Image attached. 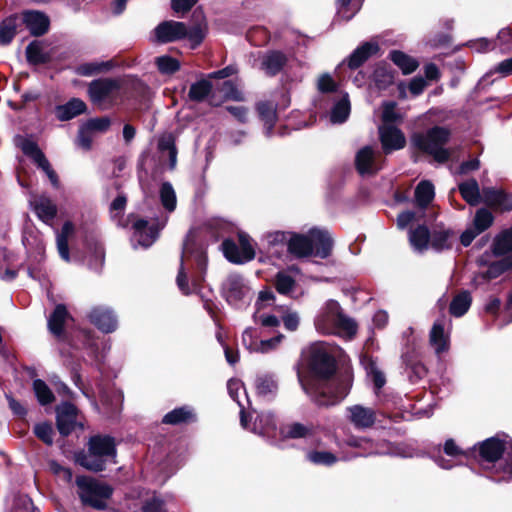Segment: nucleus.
Listing matches in <instances>:
<instances>
[{"instance_id": "ddd939ff", "label": "nucleus", "mask_w": 512, "mask_h": 512, "mask_svg": "<svg viewBox=\"0 0 512 512\" xmlns=\"http://www.w3.org/2000/svg\"><path fill=\"white\" fill-rule=\"evenodd\" d=\"M23 153L29 156L39 168H41L51 181L53 186L58 185V178L55 171L51 168L49 161L39 149L36 143L28 139H22L19 143Z\"/></svg>"}, {"instance_id": "a19ab883", "label": "nucleus", "mask_w": 512, "mask_h": 512, "mask_svg": "<svg viewBox=\"0 0 512 512\" xmlns=\"http://www.w3.org/2000/svg\"><path fill=\"white\" fill-rule=\"evenodd\" d=\"M74 226L70 221L63 224L61 232L57 235V248L59 255L65 261H69L68 238L73 233Z\"/></svg>"}, {"instance_id": "20e7f679", "label": "nucleus", "mask_w": 512, "mask_h": 512, "mask_svg": "<svg viewBox=\"0 0 512 512\" xmlns=\"http://www.w3.org/2000/svg\"><path fill=\"white\" fill-rule=\"evenodd\" d=\"M116 446L109 436H93L89 440L88 452L77 455L76 461L87 470L99 472L104 470L107 462L115 463Z\"/></svg>"}, {"instance_id": "6ab92c4d", "label": "nucleus", "mask_w": 512, "mask_h": 512, "mask_svg": "<svg viewBox=\"0 0 512 512\" xmlns=\"http://www.w3.org/2000/svg\"><path fill=\"white\" fill-rule=\"evenodd\" d=\"M482 200L492 208L504 211L512 210V195L506 194L502 190L495 188H483Z\"/></svg>"}, {"instance_id": "09e8293b", "label": "nucleus", "mask_w": 512, "mask_h": 512, "mask_svg": "<svg viewBox=\"0 0 512 512\" xmlns=\"http://www.w3.org/2000/svg\"><path fill=\"white\" fill-rule=\"evenodd\" d=\"M33 390L37 397L38 402L41 405H47L54 401V394L48 385L40 379H36L33 382Z\"/></svg>"}, {"instance_id": "2f4dec72", "label": "nucleus", "mask_w": 512, "mask_h": 512, "mask_svg": "<svg viewBox=\"0 0 512 512\" xmlns=\"http://www.w3.org/2000/svg\"><path fill=\"white\" fill-rule=\"evenodd\" d=\"M330 113V121L334 124L345 122L350 114L351 106L347 93L340 92Z\"/></svg>"}, {"instance_id": "4c0bfd02", "label": "nucleus", "mask_w": 512, "mask_h": 512, "mask_svg": "<svg viewBox=\"0 0 512 512\" xmlns=\"http://www.w3.org/2000/svg\"><path fill=\"white\" fill-rule=\"evenodd\" d=\"M112 61H92L79 64L75 68V73L81 76H93L102 72L109 71L113 68Z\"/></svg>"}, {"instance_id": "c03bdc74", "label": "nucleus", "mask_w": 512, "mask_h": 512, "mask_svg": "<svg viewBox=\"0 0 512 512\" xmlns=\"http://www.w3.org/2000/svg\"><path fill=\"white\" fill-rule=\"evenodd\" d=\"M211 90V82L209 80L202 79L191 85L188 96L191 100L200 102L210 94Z\"/></svg>"}, {"instance_id": "473e14b6", "label": "nucleus", "mask_w": 512, "mask_h": 512, "mask_svg": "<svg viewBox=\"0 0 512 512\" xmlns=\"http://www.w3.org/2000/svg\"><path fill=\"white\" fill-rule=\"evenodd\" d=\"M463 199L471 206H476L482 200V191L475 179H469L458 186Z\"/></svg>"}, {"instance_id": "f3484780", "label": "nucleus", "mask_w": 512, "mask_h": 512, "mask_svg": "<svg viewBox=\"0 0 512 512\" xmlns=\"http://www.w3.org/2000/svg\"><path fill=\"white\" fill-rule=\"evenodd\" d=\"M89 320L104 333H111L117 327V318L107 307H94L89 313Z\"/></svg>"}, {"instance_id": "6e6552de", "label": "nucleus", "mask_w": 512, "mask_h": 512, "mask_svg": "<svg viewBox=\"0 0 512 512\" xmlns=\"http://www.w3.org/2000/svg\"><path fill=\"white\" fill-rule=\"evenodd\" d=\"M78 495L84 505L97 510L107 508V500L111 497L113 489L91 477L79 476L76 479Z\"/></svg>"}, {"instance_id": "0eeeda50", "label": "nucleus", "mask_w": 512, "mask_h": 512, "mask_svg": "<svg viewBox=\"0 0 512 512\" xmlns=\"http://www.w3.org/2000/svg\"><path fill=\"white\" fill-rule=\"evenodd\" d=\"M90 100L101 110H107L122 101L121 81L113 78L93 80L88 87Z\"/></svg>"}, {"instance_id": "39448f33", "label": "nucleus", "mask_w": 512, "mask_h": 512, "mask_svg": "<svg viewBox=\"0 0 512 512\" xmlns=\"http://www.w3.org/2000/svg\"><path fill=\"white\" fill-rule=\"evenodd\" d=\"M450 132L444 127L435 126L426 132H415L411 136V144L417 150L431 155L439 163L446 162L450 157L444 145L448 142Z\"/></svg>"}, {"instance_id": "c9c22d12", "label": "nucleus", "mask_w": 512, "mask_h": 512, "mask_svg": "<svg viewBox=\"0 0 512 512\" xmlns=\"http://www.w3.org/2000/svg\"><path fill=\"white\" fill-rule=\"evenodd\" d=\"M298 269L292 268L287 271H280L275 276V287L280 294H289L295 288V275Z\"/></svg>"}, {"instance_id": "4d7b16f0", "label": "nucleus", "mask_w": 512, "mask_h": 512, "mask_svg": "<svg viewBox=\"0 0 512 512\" xmlns=\"http://www.w3.org/2000/svg\"><path fill=\"white\" fill-rule=\"evenodd\" d=\"M365 370L367 373V376L372 380L375 388L377 390L381 389L385 383L386 379L384 374L379 370L376 363L372 360H368L365 362Z\"/></svg>"}, {"instance_id": "1a4fd4ad", "label": "nucleus", "mask_w": 512, "mask_h": 512, "mask_svg": "<svg viewBox=\"0 0 512 512\" xmlns=\"http://www.w3.org/2000/svg\"><path fill=\"white\" fill-rule=\"evenodd\" d=\"M222 293L227 302L237 308L251 299V290L242 276L230 274L222 284Z\"/></svg>"}, {"instance_id": "f03ea898", "label": "nucleus", "mask_w": 512, "mask_h": 512, "mask_svg": "<svg viewBox=\"0 0 512 512\" xmlns=\"http://www.w3.org/2000/svg\"><path fill=\"white\" fill-rule=\"evenodd\" d=\"M314 326L317 332L323 335L352 338L357 332L356 323L344 314L340 304L335 300H328L319 309Z\"/></svg>"}, {"instance_id": "412c9836", "label": "nucleus", "mask_w": 512, "mask_h": 512, "mask_svg": "<svg viewBox=\"0 0 512 512\" xmlns=\"http://www.w3.org/2000/svg\"><path fill=\"white\" fill-rule=\"evenodd\" d=\"M255 389L258 396L271 399L278 390V383L274 374L260 373L255 378Z\"/></svg>"}, {"instance_id": "603ef678", "label": "nucleus", "mask_w": 512, "mask_h": 512, "mask_svg": "<svg viewBox=\"0 0 512 512\" xmlns=\"http://www.w3.org/2000/svg\"><path fill=\"white\" fill-rule=\"evenodd\" d=\"M306 457L311 463L316 465L330 466L338 461V458L328 451H309Z\"/></svg>"}, {"instance_id": "aec40b11", "label": "nucleus", "mask_w": 512, "mask_h": 512, "mask_svg": "<svg viewBox=\"0 0 512 512\" xmlns=\"http://www.w3.org/2000/svg\"><path fill=\"white\" fill-rule=\"evenodd\" d=\"M287 62V57L280 51H269L260 57V69L267 75L278 74Z\"/></svg>"}, {"instance_id": "37998d69", "label": "nucleus", "mask_w": 512, "mask_h": 512, "mask_svg": "<svg viewBox=\"0 0 512 512\" xmlns=\"http://www.w3.org/2000/svg\"><path fill=\"white\" fill-rule=\"evenodd\" d=\"M453 233L449 230H439L434 231L431 239L430 245L436 251H442L445 249H449L452 246L451 238Z\"/></svg>"}, {"instance_id": "a18cd8bd", "label": "nucleus", "mask_w": 512, "mask_h": 512, "mask_svg": "<svg viewBox=\"0 0 512 512\" xmlns=\"http://www.w3.org/2000/svg\"><path fill=\"white\" fill-rule=\"evenodd\" d=\"M193 417L194 415L191 409L188 407H181L167 413L163 418V422L166 424L176 425L183 422H188L189 420L193 419Z\"/></svg>"}, {"instance_id": "a211bd4d", "label": "nucleus", "mask_w": 512, "mask_h": 512, "mask_svg": "<svg viewBox=\"0 0 512 512\" xmlns=\"http://www.w3.org/2000/svg\"><path fill=\"white\" fill-rule=\"evenodd\" d=\"M57 427L63 436L69 435L77 425V409L71 403H62L56 409Z\"/></svg>"}, {"instance_id": "5701e85b", "label": "nucleus", "mask_w": 512, "mask_h": 512, "mask_svg": "<svg viewBox=\"0 0 512 512\" xmlns=\"http://www.w3.org/2000/svg\"><path fill=\"white\" fill-rule=\"evenodd\" d=\"M379 46L375 42H365L356 48L347 59L349 68L356 69L361 66L370 56L376 54Z\"/></svg>"}, {"instance_id": "423d86ee", "label": "nucleus", "mask_w": 512, "mask_h": 512, "mask_svg": "<svg viewBox=\"0 0 512 512\" xmlns=\"http://www.w3.org/2000/svg\"><path fill=\"white\" fill-rule=\"evenodd\" d=\"M153 35L154 41L158 43H169L188 37L195 47L205 36V26L197 24L188 28L183 22L164 21L155 27Z\"/></svg>"}, {"instance_id": "864d4df0", "label": "nucleus", "mask_w": 512, "mask_h": 512, "mask_svg": "<svg viewBox=\"0 0 512 512\" xmlns=\"http://www.w3.org/2000/svg\"><path fill=\"white\" fill-rule=\"evenodd\" d=\"M493 251L496 255H504L512 251V230L501 233L495 239Z\"/></svg>"}, {"instance_id": "680f3d73", "label": "nucleus", "mask_w": 512, "mask_h": 512, "mask_svg": "<svg viewBox=\"0 0 512 512\" xmlns=\"http://www.w3.org/2000/svg\"><path fill=\"white\" fill-rule=\"evenodd\" d=\"M35 435L42 440L45 444L51 445L53 443V427L48 422L38 423L34 427Z\"/></svg>"}, {"instance_id": "2eb2a0df", "label": "nucleus", "mask_w": 512, "mask_h": 512, "mask_svg": "<svg viewBox=\"0 0 512 512\" xmlns=\"http://www.w3.org/2000/svg\"><path fill=\"white\" fill-rule=\"evenodd\" d=\"M348 420L357 429H368L376 421V412L374 409L362 405H352L347 407Z\"/></svg>"}, {"instance_id": "c756f323", "label": "nucleus", "mask_w": 512, "mask_h": 512, "mask_svg": "<svg viewBox=\"0 0 512 512\" xmlns=\"http://www.w3.org/2000/svg\"><path fill=\"white\" fill-rule=\"evenodd\" d=\"M33 209L39 219L45 223L51 222L57 213L56 205L46 196H40L31 202Z\"/></svg>"}, {"instance_id": "7c9ffc66", "label": "nucleus", "mask_w": 512, "mask_h": 512, "mask_svg": "<svg viewBox=\"0 0 512 512\" xmlns=\"http://www.w3.org/2000/svg\"><path fill=\"white\" fill-rule=\"evenodd\" d=\"M252 431L256 434L271 437L275 435L276 422L270 412H261L254 420Z\"/></svg>"}, {"instance_id": "49530a36", "label": "nucleus", "mask_w": 512, "mask_h": 512, "mask_svg": "<svg viewBox=\"0 0 512 512\" xmlns=\"http://www.w3.org/2000/svg\"><path fill=\"white\" fill-rule=\"evenodd\" d=\"M257 110L261 119L267 125L266 134L271 133L272 126L276 120V109L275 105L271 102H260L257 105Z\"/></svg>"}, {"instance_id": "bf43d9fd", "label": "nucleus", "mask_w": 512, "mask_h": 512, "mask_svg": "<svg viewBox=\"0 0 512 512\" xmlns=\"http://www.w3.org/2000/svg\"><path fill=\"white\" fill-rule=\"evenodd\" d=\"M283 334H277L276 336L269 339H260L257 344L255 353L267 354L275 351L284 340Z\"/></svg>"}, {"instance_id": "a878e982", "label": "nucleus", "mask_w": 512, "mask_h": 512, "mask_svg": "<svg viewBox=\"0 0 512 512\" xmlns=\"http://www.w3.org/2000/svg\"><path fill=\"white\" fill-rule=\"evenodd\" d=\"M158 149L160 152V160L164 161L168 159L169 169L174 170L177 164V149L173 135H162L158 142Z\"/></svg>"}, {"instance_id": "dca6fc26", "label": "nucleus", "mask_w": 512, "mask_h": 512, "mask_svg": "<svg viewBox=\"0 0 512 512\" xmlns=\"http://www.w3.org/2000/svg\"><path fill=\"white\" fill-rule=\"evenodd\" d=\"M511 448L512 444L509 441L493 437L480 444L479 453L484 461L492 463L499 460L500 457Z\"/></svg>"}, {"instance_id": "052dcab7", "label": "nucleus", "mask_w": 512, "mask_h": 512, "mask_svg": "<svg viewBox=\"0 0 512 512\" xmlns=\"http://www.w3.org/2000/svg\"><path fill=\"white\" fill-rule=\"evenodd\" d=\"M16 33L14 20L7 19L0 24V45L9 44Z\"/></svg>"}, {"instance_id": "cd10ccee", "label": "nucleus", "mask_w": 512, "mask_h": 512, "mask_svg": "<svg viewBox=\"0 0 512 512\" xmlns=\"http://www.w3.org/2000/svg\"><path fill=\"white\" fill-rule=\"evenodd\" d=\"M86 110V104L78 98H73L66 104L58 105L55 108V114L58 120L67 121L70 120Z\"/></svg>"}, {"instance_id": "13d9d810", "label": "nucleus", "mask_w": 512, "mask_h": 512, "mask_svg": "<svg viewBox=\"0 0 512 512\" xmlns=\"http://www.w3.org/2000/svg\"><path fill=\"white\" fill-rule=\"evenodd\" d=\"M26 54L27 59L34 64L44 63L48 59L47 54L43 51L42 45L36 41L27 46Z\"/></svg>"}, {"instance_id": "0e129e2a", "label": "nucleus", "mask_w": 512, "mask_h": 512, "mask_svg": "<svg viewBox=\"0 0 512 512\" xmlns=\"http://www.w3.org/2000/svg\"><path fill=\"white\" fill-rule=\"evenodd\" d=\"M254 322L262 328H276L280 325V320L271 314L260 313L258 310L253 315Z\"/></svg>"}, {"instance_id": "8fccbe9b", "label": "nucleus", "mask_w": 512, "mask_h": 512, "mask_svg": "<svg viewBox=\"0 0 512 512\" xmlns=\"http://www.w3.org/2000/svg\"><path fill=\"white\" fill-rule=\"evenodd\" d=\"M155 64L162 74H173L180 69V62L168 55L157 57Z\"/></svg>"}, {"instance_id": "58836bf2", "label": "nucleus", "mask_w": 512, "mask_h": 512, "mask_svg": "<svg viewBox=\"0 0 512 512\" xmlns=\"http://www.w3.org/2000/svg\"><path fill=\"white\" fill-rule=\"evenodd\" d=\"M472 298L469 292L463 291L456 295L450 304L449 311L455 317L463 316L471 306Z\"/></svg>"}, {"instance_id": "7ed1b4c3", "label": "nucleus", "mask_w": 512, "mask_h": 512, "mask_svg": "<svg viewBox=\"0 0 512 512\" xmlns=\"http://www.w3.org/2000/svg\"><path fill=\"white\" fill-rule=\"evenodd\" d=\"M333 240L326 230L310 229L307 235L290 233L288 251L296 257L312 254L327 258L332 250Z\"/></svg>"}, {"instance_id": "4be33fe9", "label": "nucleus", "mask_w": 512, "mask_h": 512, "mask_svg": "<svg viewBox=\"0 0 512 512\" xmlns=\"http://www.w3.org/2000/svg\"><path fill=\"white\" fill-rule=\"evenodd\" d=\"M23 20L31 34L35 36L43 35L49 27V19L41 12L27 11L23 14Z\"/></svg>"}, {"instance_id": "f704fd0d", "label": "nucleus", "mask_w": 512, "mask_h": 512, "mask_svg": "<svg viewBox=\"0 0 512 512\" xmlns=\"http://www.w3.org/2000/svg\"><path fill=\"white\" fill-rule=\"evenodd\" d=\"M389 58L402 71L404 75L413 73L419 66V62L415 58L407 55L402 51H391Z\"/></svg>"}, {"instance_id": "393cba45", "label": "nucleus", "mask_w": 512, "mask_h": 512, "mask_svg": "<svg viewBox=\"0 0 512 512\" xmlns=\"http://www.w3.org/2000/svg\"><path fill=\"white\" fill-rule=\"evenodd\" d=\"M313 425H305L299 422L284 424L280 427V435L283 439L309 438L314 435Z\"/></svg>"}, {"instance_id": "f257e3e1", "label": "nucleus", "mask_w": 512, "mask_h": 512, "mask_svg": "<svg viewBox=\"0 0 512 512\" xmlns=\"http://www.w3.org/2000/svg\"><path fill=\"white\" fill-rule=\"evenodd\" d=\"M310 366L317 376L315 388L309 389L299 377L303 389L311 394L319 406H332L343 400L349 392V384L342 379L331 378L336 365L325 342H316L310 347Z\"/></svg>"}, {"instance_id": "9d476101", "label": "nucleus", "mask_w": 512, "mask_h": 512, "mask_svg": "<svg viewBox=\"0 0 512 512\" xmlns=\"http://www.w3.org/2000/svg\"><path fill=\"white\" fill-rule=\"evenodd\" d=\"M167 217L156 223L149 224L144 219H139L133 223L134 233L132 243L134 248L138 246L143 248L150 247L159 237V232L165 227Z\"/></svg>"}, {"instance_id": "72a5a7b5", "label": "nucleus", "mask_w": 512, "mask_h": 512, "mask_svg": "<svg viewBox=\"0 0 512 512\" xmlns=\"http://www.w3.org/2000/svg\"><path fill=\"white\" fill-rule=\"evenodd\" d=\"M290 232L275 231L265 236L268 252L273 255H279L285 248L288 249Z\"/></svg>"}, {"instance_id": "9b49d317", "label": "nucleus", "mask_w": 512, "mask_h": 512, "mask_svg": "<svg viewBox=\"0 0 512 512\" xmlns=\"http://www.w3.org/2000/svg\"><path fill=\"white\" fill-rule=\"evenodd\" d=\"M224 256L233 263H245L255 257V250L251 239L246 234H239V246L232 240H224L222 243Z\"/></svg>"}, {"instance_id": "4468645a", "label": "nucleus", "mask_w": 512, "mask_h": 512, "mask_svg": "<svg viewBox=\"0 0 512 512\" xmlns=\"http://www.w3.org/2000/svg\"><path fill=\"white\" fill-rule=\"evenodd\" d=\"M380 140L385 153L402 149L406 144L404 134L391 124H384L379 128Z\"/></svg>"}, {"instance_id": "69168bd1", "label": "nucleus", "mask_w": 512, "mask_h": 512, "mask_svg": "<svg viewBox=\"0 0 512 512\" xmlns=\"http://www.w3.org/2000/svg\"><path fill=\"white\" fill-rule=\"evenodd\" d=\"M12 512H39L27 495L15 498Z\"/></svg>"}, {"instance_id": "3c124183", "label": "nucleus", "mask_w": 512, "mask_h": 512, "mask_svg": "<svg viewBox=\"0 0 512 512\" xmlns=\"http://www.w3.org/2000/svg\"><path fill=\"white\" fill-rule=\"evenodd\" d=\"M263 334L261 330L256 328L248 327L242 334L243 346L252 353H255L257 344L260 342V337Z\"/></svg>"}, {"instance_id": "ea45409f", "label": "nucleus", "mask_w": 512, "mask_h": 512, "mask_svg": "<svg viewBox=\"0 0 512 512\" xmlns=\"http://www.w3.org/2000/svg\"><path fill=\"white\" fill-rule=\"evenodd\" d=\"M434 186L429 181H421L415 189V200L417 206L425 208L434 198Z\"/></svg>"}, {"instance_id": "79ce46f5", "label": "nucleus", "mask_w": 512, "mask_h": 512, "mask_svg": "<svg viewBox=\"0 0 512 512\" xmlns=\"http://www.w3.org/2000/svg\"><path fill=\"white\" fill-rule=\"evenodd\" d=\"M159 194L161 203L165 210L168 212H173L176 208L177 198L172 184L170 182L162 183Z\"/></svg>"}, {"instance_id": "de8ad7c7", "label": "nucleus", "mask_w": 512, "mask_h": 512, "mask_svg": "<svg viewBox=\"0 0 512 512\" xmlns=\"http://www.w3.org/2000/svg\"><path fill=\"white\" fill-rule=\"evenodd\" d=\"M493 220L492 213L485 208H481L476 211L471 227L481 234L492 225Z\"/></svg>"}, {"instance_id": "c85d7f7f", "label": "nucleus", "mask_w": 512, "mask_h": 512, "mask_svg": "<svg viewBox=\"0 0 512 512\" xmlns=\"http://www.w3.org/2000/svg\"><path fill=\"white\" fill-rule=\"evenodd\" d=\"M188 253H189V244H188V241H186L184 243L182 257H181V263H180L178 275H177V278H176V282H177L178 288L185 295H188V294H190L192 292H195L197 290V288H198V286L200 284V280L202 278V276H201L199 278L193 279L191 286L189 285V283L187 281V275H186V272H185V267H184V257H186Z\"/></svg>"}, {"instance_id": "774afa93", "label": "nucleus", "mask_w": 512, "mask_h": 512, "mask_svg": "<svg viewBox=\"0 0 512 512\" xmlns=\"http://www.w3.org/2000/svg\"><path fill=\"white\" fill-rule=\"evenodd\" d=\"M111 121L108 117H99L88 120L85 123L86 130L91 132H105L109 129Z\"/></svg>"}, {"instance_id": "e2e57ef3", "label": "nucleus", "mask_w": 512, "mask_h": 512, "mask_svg": "<svg viewBox=\"0 0 512 512\" xmlns=\"http://www.w3.org/2000/svg\"><path fill=\"white\" fill-rule=\"evenodd\" d=\"M494 44L501 52L512 51V32L509 29L500 30Z\"/></svg>"}, {"instance_id": "6e6d98bb", "label": "nucleus", "mask_w": 512, "mask_h": 512, "mask_svg": "<svg viewBox=\"0 0 512 512\" xmlns=\"http://www.w3.org/2000/svg\"><path fill=\"white\" fill-rule=\"evenodd\" d=\"M373 81L378 89H385L393 83V75L385 66H378L373 72Z\"/></svg>"}, {"instance_id": "bb28decb", "label": "nucleus", "mask_w": 512, "mask_h": 512, "mask_svg": "<svg viewBox=\"0 0 512 512\" xmlns=\"http://www.w3.org/2000/svg\"><path fill=\"white\" fill-rule=\"evenodd\" d=\"M69 318V313L63 304L56 305L54 311L48 318V329L56 336L61 338L64 334V325Z\"/></svg>"}, {"instance_id": "f8f14e48", "label": "nucleus", "mask_w": 512, "mask_h": 512, "mask_svg": "<svg viewBox=\"0 0 512 512\" xmlns=\"http://www.w3.org/2000/svg\"><path fill=\"white\" fill-rule=\"evenodd\" d=\"M382 162L380 152L370 146L361 148L355 158L356 169L362 176L376 174L382 168Z\"/></svg>"}, {"instance_id": "e433bc0d", "label": "nucleus", "mask_w": 512, "mask_h": 512, "mask_svg": "<svg viewBox=\"0 0 512 512\" xmlns=\"http://www.w3.org/2000/svg\"><path fill=\"white\" fill-rule=\"evenodd\" d=\"M409 241L413 249L417 252H423L430 243L429 230L425 225H418L417 228L410 230Z\"/></svg>"}, {"instance_id": "5fc2aeb1", "label": "nucleus", "mask_w": 512, "mask_h": 512, "mask_svg": "<svg viewBox=\"0 0 512 512\" xmlns=\"http://www.w3.org/2000/svg\"><path fill=\"white\" fill-rule=\"evenodd\" d=\"M227 388H228V392H229L230 396L238 403V405L241 408L240 409V423H241L242 427L248 428L247 417L245 414V408L240 403V401L238 400V397H237L238 391L243 388L241 381L236 380V379H231L228 381Z\"/></svg>"}, {"instance_id": "338daca9", "label": "nucleus", "mask_w": 512, "mask_h": 512, "mask_svg": "<svg viewBox=\"0 0 512 512\" xmlns=\"http://www.w3.org/2000/svg\"><path fill=\"white\" fill-rule=\"evenodd\" d=\"M103 405L110 407L112 413L120 410L123 402V395L120 391L113 392L112 399L110 400L107 393L103 392L100 395Z\"/></svg>"}, {"instance_id": "b1692460", "label": "nucleus", "mask_w": 512, "mask_h": 512, "mask_svg": "<svg viewBox=\"0 0 512 512\" xmlns=\"http://www.w3.org/2000/svg\"><path fill=\"white\" fill-rule=\"evenodd\" d=\"M429 339L431 346L438 355L448 350L449 338L445 333L444 321L442 319L436 320L433 324Z\"/></svg>"}]
</instances>
